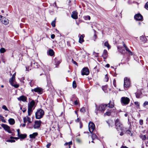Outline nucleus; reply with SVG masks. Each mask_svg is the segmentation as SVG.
Instances as JSON below:
<instances>
[{"instance_id": "28", "label": "nucleus", "mask_w": 148, "mask_h": 148, "mask_svg": "<svg viewBox=\"0 0 148 148\" xmlns=\"http://www.w3.org/2000/svg\"><path fill=\"white\" fill-rule=\"evenodd\" d=\"M141 94V92H137L135 93L136 97L137 98H139L140 97V96Z\"/></svg>"}, {"instance_id": "2", "label": "nucleus", "mask_w": 148, "mask_h": 148, "mask_svg": "<svg viewBox=\"0 0 148 148\" xmlns=\"http://www.w3.org/2000/svg\"><path fill=\"white\" fill-rule=\"evenodd\" d=\"M44 114V111L41 109L38 110L35 113V117L36 119L41 118Z\"/></svg>"}, {"instance_id": "57", "label": "nucleus", "mask_w": 148, "mask_h": 148, "mask_svg": "<svg viewBox=\"0 0 148 148\" xmlns=\"http://www.w3.org/2000/svg\"><path fill=\"white\" fill-rule=\"evenodd\" d=\"M80 128H81L82 127V123L81 122H80Z\"/></svg>"}, {"instance_id": "18", "label": "nucleus", "mask_w": 148, "mask_h": 148, "mask_svg": "<svg viewBox=\"0 0 148 148\" xmlns=\"http://www.w3.org/2000/svg\"><path fill=\"white\" fill-rule=\"evenodd\" d=\"M1 22L3 24L7 25L9 23V20L7 18L4 17L2 19Z\"/></svg>"}, {"instance_id": "39", "label": "nucleus", "mask_w": 148, "mask_h": 148, "mask_svg": "<svg viewBox=\"0 0 148 148\" xmlns=\"http://www.w3.org/2000/svg\"><path fill=\"white\" fill-rule=\"evenodd\" d=\"M110 114H111L110 112L108 111V112H106L105 113H104V116L107 115V116H109L110 115Z\"/></svg>"}, {"instance_id": "34", "label": "nucleus", "mask_w": 148, "mask_h": 148, "mask_svg": "<svg viewBox=\"0 0 148 148\" xmlns=\"http://www.w3.org/2000/svg\"><path fill=\"white\" fill-rule=\"evenodd\" d=\"M126 133L127 134H128L130 135L131 136H132V133H131V131L129 130H128L126 131Z\"/></svg>"}, {"instance_id": "22", "label": "nucleus", "mask_w": 148, "mask_h": 148, "mask_svg": "<svg viewBox=\"0 0 148 148\" xmlns=\"http://www.w3.org/2000/svg\"><path fill=\"white\" fill-rule=\"evenodd\" d=\"M107 105H108V107L110 108H112L114 106V103L113 102H111L110 101L109 103H108Z\"/></svg>"}, {"instance_id": "5", "label": "nucleus", "mask_w": 148, "mask_h": 148, "mask_svg": "<svg viewBox=\"0 0 148 148\" xmlns=\"http://www.w3.org/2000/svg\"><path fill=\"white\" fill-rule=\"evenodd\" d=\"M33 66L34 68H37L38 67V64L36 62H34V60H33L31 61L30 66H28L27 67L26 66V70L27 71H29L31 70V67Z\"/></svg>"}, {"instance_id": "12", "label": "nucleus", "mask_w": 148, "mask_h": 148, "mask_svg": "<svg viewBox=\"0 0 148 148\" xmlns=\"http://www.w3.org/2000/svg\"><path fill=\"white\" fill-rule=\"evenodd\" d=\"M134 18L136 21H142L143 19V16L139 13L135 15Z\"/></svg>"}, {"instance_id": "32", "label": "nucleus", "mask_w": 148, "mask_h": 148, "mask_svg": "<svg viewBox=\"0 0 148 148\" xmlns=\"http://www.w3.org/2000/svg\"><path fill=\"white\" fill-rule=\"evenodd\" d=\"M29 84L31 87H32L34 84V81L33 80H30Z\"/></svg>"}, {"instance_id": "63", "label": "nucleus", "mask_w": 148, "mask_h": 148, "mask_svg": "<svg viewBox=\"0 0 148 148\" xmlns=\"http://www.w3.org/2000/svg\"><path fill=\"white\" fill-rule=\"evenodd\" d=\"M64 145H68V143H65L64 144Z\"/></svg>"}, {"instance_id": "8", "label": "nucleus", "mask_w": 148, "mask_h": 148, "mask_svg": "<svg viewBox=\"0 0 148 148\" xmlns=\"http://www.w3.org/2000/svg\"><path fill=\"white\" fill-rule=\"evenodd\" d=\"M130 84V82L129 79L127 77H125L124 79V87H128Z\"/></svg>"}, {"instance_id": "11", "label": "nucleus", "mask_w": 148, "mask_h": 148, "mask_svg": "<svg viewBox=\"0 0 148 148\" xmlns=\"http://www.w3.org/2000/svg\"><path fill=\"white\" fill-rule=\"evenodd\" d=\"M42 122L40 120L36 121L34 122V129H38L40 127Z\"/></svg>"}, {"instance_id": "43", "label": "nucleus", "mask_w": 148, "mask_h": 148, "mask_svg": "<svg viewBox=\"0 0 148 148\" xmlns=\"http://www.w3.org/2000/svg\"><path fill=\"white\" fill-rule=\"evenodd\" d=\"M105 80L106 82H108V77L107 75H105Z\"/></svg>"}, {"instance_id": "24", "label": "nucleus", "mask_w": 148, "mask_h": 148, "mask_svg": "<svg viewBox=\"0 0 148 148\" xmlns=\"http://www.w3.org/2000/svg\"><path fill=\"white\" fill-rule=\"evenodd\" d=\"M48 53L50 56H52L53 55L54 52L52 49H50L49 50Z\"/></svg>"}, {"instance_id": "41", "label": "nucleus", "mask_w": 148, "mask_h": 148, "mask_svg": "<svg viewBox=\"0 0 148 148\" xmlns=\"http://www.w3.org/2000/svg\"><path fill=\"white\" fill-rule=\"evenodd\" d=\"M5 51V49L4 48H2L0 49V52L1 53H3Z\"/></svg>"}, {"instance_id": "27", "label": "nucleus", "mask_w": 148, "mask_h": 148, "mask_svg": "<svg viewBox=\"0 0 148 148\" xmlns=\"http://www.w3.org/2000/svg\"><path fill=\"white\" fill-rule=\"evenodd\" d=\"M55 64L56 65H58L61 62L60 60H58L56 58L55 59Z\"/></svg>"}, {"instance_id": "7", "label": "nucleus", "mask_w": 148, "mask_h": 148, "mask_svg": "<svg viewBox=\"0 0 148 148\" xmlns=\"http://www.w3.org/2000/svg\"><path fill=\"white\" fill-rule=\"evenodd\" d=\"M88 128L90 132L91 133H92L95 130V126L92 122H90L89 123Z\"/></svg>"}, {"instance_id": "25", "label": "nucleus", "mask_w": 148, "mask_h": 148, "mask_svg": "<svg viewBox=\"0 0 148 148\" xmlns=\"http://www.w3.org/2000/svg\"><path fill=\"white\" fill-rule=\"evenodd\" d=\"M104 45L107 47L109 49L110 48V46L109 45L108 41H106L104 43Z\"/></svg>"}, {"instance_id": "52", "label": "nucleus", "mask_w": 148, "mask_h": 148, "mask_svg": "<svg viewBox=\"0 0 148 148\" xmlns=\"http://www.w3.org/2000/svg\"><path fill=\"white\" fill-rule=\"evenodd\" d=\"M68 145L69 146V147L70 148V145H71L72 144V141H70L68 143Z\"/></svg>"}, {"instance_id": "55", "label": "nucleus", "mask_w": 148, "mask_h": 148, "mask_svg": "<svg viewBox=\"0 0 148 148\" xmlns=\"http://www.w3.org/2000/svg\"><path fill=\"white\" fill-rule=\"evenodd\" d=\"M17 132H18V136L19 134H20V130H19V129H18L17 130Z\"/></svg>"}, {"instance_id": "17", "label": "nucleus", "mask_w": 148, "mask_h": 148, "mask_svg": "<svg viewBox=\"0 0 148 148\" xmlns=\"http://www.w3.org/2000/svg\"><path fill=\"white\" fill-rule=\"evenodd\" d=\"M17 99L19 101H22L23 102L26 101L27 100L26 97L23 95L18 98Z\"/></svg>"}, {"instance_id": "3", "label": "nucleus", "mask_w": 148, "mask_h": 148, "mask_svg": "<svg viewBox=\"0 0 148 148\" xmlns=\"http://www.w3.org/2000/svg\"><path fill=\"white\" fill-rule=\"evenodd\" d=\"M35 104V101L34 100H33L28 104V116H30L32 114V108L34 105Z\"/></svg>"}, {"instance_id": "13", "label": "nucleus", "mask_w": 148, "mask_h": 148, "mask_svg": "<svg viewBox=\"0 0 148 148\" xmlns=\"http://www.w3.org/2000/svg\"><path fill=\"white\" fill-rule=\"evenodd\" d=\"M1 126L5 131H7L9 133L11 132L10 130V127L8 125L5 124H2Z\"/></svg>"}, {"instance_id": "14", "label": "nucleus", "mask_w": 148, "mask_h": 148, "mask_svg": "<svg viewBox=\"0 0 148 148\" xmlns=\"http://www.w3.org/2000/svg\"><path fill=\"white\" fill-rule=\"evenodd\" d=\"M15 80V78L12 77L10 79L9 82L10 83V84L13 86H14L16 88H17L19 86V85H13V82Z\"/></svg>"}, {"instance_id": "49", "label": "nucleus", "mask_w": 148, "mask_h": 148, "mask_svg": "<svg viewBox=\"0 0 148 148\" xmlns=\"http://www.w3.org/2000/svg\"><path fill=\"white\" fill-rule=\"evenodd\" d=\"M113 84L115 87H116V80L115 79H114L113 81Z\"/></svg>"}, {"instance_id": "35", "label": "nucleus", "mask_w": 148, "mask_h": 148, "mask_svg": "<svg viewBox=\"0 0 148 148\" xmlns=\"http://www.w3.org/2000/svg\"><path fill=\"white\" fill-rule=\"evenodd\" d=\"M137 108H139L140 106L139 103L138 101H135L134 102Z\"/></svg>"}, {"instance_id": "36", "label": "nucleus", "mask_w": 148, "mask_h": 148, "mask_svg": "<svg viewBox=\"0 0 148 148\" xmlns=\"http://www.w3.org/2000/svg\"><path fill=\"white\" fill-rule=\"evenodd\" d=\"M140 137L143 140H145L146 139V137L145 135H140Z\"/></svg>"}, {"instance_id": "6", "label": "nucleus", "mask_w": 148, "mask_h": 148, "mask_svg": "<svg viewBox=\"0 0 148 148\" xmlns=\"http://www.w3.org/2000/svg\"><path fill=\"white\" fill-rule=\"evenodd\" d=\"M121 101L123 105H125L129 103L130 100L127 97H123L121 98Z\"/></svg>"}, {"instance_id": "38", "label": "nucleus", "mask_w": 148, "mask_h": 148, "mask_svg": "<svg viewBox=\"0 0 148 148\" xmlns=\"http://www.w3.org/2000/svg\"><path fill=\"white\" fill-rule=\"evenodd\" d=\"M84 18L85 20H90V17L89 16H85L84 17Z\"/></svg>"}, {"instance_id": "4", "label": "nucleus", "mask_w": 148, "mask_h": 148, "mask_svg": "<svg viewBox=\"0 0 148 148\" xmlns=\"http://www.w3.org/2000/svg\"><path fill=\"white\" fill-rule=\"evenodd\" d=\"M115 125L116 127V128L118 131L121 130L123 131L124 130V128L123 127L122 124L121 123L119 119H117L115 121Z\"/></svg>"}, {"instance_id": "60", "label": "nucleus", "mask_w": 148, "mask_h": 148, "mask_svg": "<svg viewBox=\"0 0 148 148\" xmlns=\"http://www.w3.org/2000/svg\"><path fill=\"white\" fill-rule=\"evenodd\" d=\"M72 60L73 61V62L74 64L76 65L77 64V63L75 61H73V59H72Z\"/></svg>"}, {"instance_id": "42", "label": "nucleus", "mask_w": 148, "mask_h": 148, "mask_svg": "<svg viewBox=\"0 0 148 148\" xmlns=\"http://www.w3.org/2000/svg\"><path fill=\"white\" fill-rule=\"evenodd\" d=\"M2 108L3 109L5 110H6V111L8 110V109L7 108L6 106L5 105L3 106L2 107Z\"/></svg>"}, {"instance_id": "45", "label": "nucleus", "mask_w": 148, "mask_h": 148, "mask_svg": "<svg viewBox=\"0 0 148 148\" xmlns=\"http://www.w3.org/2000/svg\"><path fill=\"white\" fill-rule=\"evenodd\" d=\"M80 111L81 112H82V113H84L85 112V110L84 109V107L82 108H81L80 110Z\"/></svg>"}, {"instance_id": "37", "label": "nucleus", "mask_w": 148, "mask_h": 148, "mask_svg": "<svg viewBox=\"0 0 148 148\" xmlns=\"http://www.w3.org/2000/svg\"><path fill=\"white\" fill-rule=\"evenodd\" d=\"M76 84L75 81H74L73 83V88H75L76 87Z\"/></svg>"}, {"instance_id": "51", "label": "nucleus", "mask_w": 148, "mask_h": 148, "mask_svg": "<svg viewBox=\"0 0 148 148\" xmlns=\"http://www.w3.org/2000/svg\"><path fill=\"white\" fill-rule=\"evenodd\" d=\"M50 145H51V143H48L47 145V146H46L47 148H49Z\"/></svg>"}, {"instance_id": "9", "label": "nucleus", "mask_w": 148, "mask_h": 148, "mask_svg": "<svg viewBox=\"0 0 148 148\" xmlns=\"http://www.w3.org/2000/svg\"><path fill=\"white\" fill-rule=\"evenodd\" d=\"M82 75H88L89 73V71L87 67H85L83 69L82 71Z\"/></svg>"}, {"instance_id": "54", "label": "nucleus", "mask_w": 148, "mask_h": 148, "mask_svg": "<svg viewBox=\"0 0 148 148\" xmlns=\"http://www.w3.org/2000/svg\"><path fill=\"white\" fill-rule=\"evenodd\" d=\"M75 104V105H77L78 104V101L77 100H76L74 102Z\"/></svg>"}, {"instance_id": "1", "label": "nucleus", "mask_w": 148, "mask_h": 148, "mask_svg": "<svg viewBox=\"0 0 148 148\" xmlns=\"http://www.w3.org/2000/svg\"><path fill=\"white\" fill-rule=\"evenodd\" d=\"M107 106V104H101L98 106L96 104V109L95 110V113L97 114L98 113V111L102 112H103L104 111L106 110Z\"/></svg>"}, {"instance_id": "20", "label": "nucleus", "mask_w": 148, "mask_h": 148, "mask_svg": "<svg viewBox=\"0 0 148 148\" xmlns=\"http://www.w3.org/2000/svg\"><path fill=\"white\" fill-rule=\"evenodd\" d=\"M21 139H24L27 136V135L25 134H20L18 136Z\"/></svg>"}, {"instance_id": "47", "label": "nucleus", "mask_w": 148, "mask_h": 148, "mask_svg": "<svg viewBox=\"0 0 148 148\" xmlns=\"http://www.w3.org/2000/svg\"><path fill=\"white\" fill-rule=\"evenodd\" d=\"M139 122L140 125H142L143 124V120L142 119H140L139 120Z\"/></svg>"}, {"instance_id": "10", "label": "nucleus", "mask_w": 148, "mask_h": 148, "mask_svg": "<svg viewBox=\"0 0 148 148\" xmlns=\"http://www.w3.org/2000/svg\"><path fill=\"white\" fill-rule=\"evenodd\" d=\"M31 91L32 92L34 91L38 93L39 94H41L42 92L43 89L41 88L38 87L32 89Z\"/></svg>"}, {"instance_id": "23", "label": "nucleus", "mask_w": 148, "mask_h": 148, "mask_svg": "<svg viewBox=\"0 0 148 148\" xmlns=\"http://www.w3.org/2000/svg\"><path fill=\"white\" fill-rule=\"evenodd\" d=\"M9 123L11 125H13L15 123V121L13 119H10L8 120Z\"/></svg>"}, {"instance_id": "61", "label": "nucleus", "mask_w": 148, "mask_h": 148, "mask_svg": "<svg viewBox=\"0 0 148 148\" xmlns=\"http://www.w3.org/2000/svg\"><path fill=\"white\" fill-rule=\"evenodd\" d=\"M15 75H16V73H14V74L13 75H12V77H14V78H15Z\"/></svg>"}, {"instance_id": "21", "label": "nucleus", "mask_w": 148, "mask_h": 148, "mask_svg": "<svg viewBox=\"0 0 148 148\" xmlns=\"http://www.w3.org/2000/svg\"><path fill=\"white\" fill-rule=\"evenodd\" d=\"M38 135V133L36 132L33 133L32 134L29 135L30 138H34Z\"/></svg>"}, {"instance_id": "26", "label": "nucleus", "mask_w": 148, "mask_h": 148, "mask_svg": "<svg viewBox=\"0 0 148 148\" xmlns=\"http://www.w3.org/2000/svg\"><path fill=\"white\" fill-rule=\"evenodd\" d=\"M30 120V118L27 116L23 118V122L24 123H25L28 121V120Z\"/></svg>"}, {"instance_id": "48", "label": "nucleus", "mask_w": 148, "mask_h": 148, "mask_svg": "<svg viewBox=\"0 0 148 148\" xmlns=\"http://www.w3.org/2000/svg\"><path fill=\"white\" fill-rule=\"evenodd\" d=\"M145 8L148 10V2H147L145 5Z\"/></svg>"}, {"instance_id": "33", "label": "nucleus", "mask_w": 148, "mask_h": 148, "mask_svg": "<svg viewBox=\"0 0 148 148\" xmlns=\"http://www.w3.org/2000/svg\"><path fill=\"white\" fill-rule=\"evenodd\" d=\"M118 49H119V51L121 53H123V51H124V50L122 49V48L121 47H118Z\"/></svg>"}, {"instance_id": "31", "label": "nucleus", "mask_w": 148, "mask_h": 148, "mask_svg": "<svg viewBox=\"0 0 148 148\" xmlns=\"http://www.w3.org/2000/svg\"><path fill=\"white\" fill-rule=\"evenodd\" d=\"M92 133V136H91V137H92V139L93 140L94 139L96 138L97 137V136H96V135L94 134V133Z\"/></svg>"}, {"instance_id": "44", "label": "nucleus", "mask_w": 148, "mask_h": 148, "mask_svg": "<svg viewBox=\"0 0 148 148\" xmlns=\"http://www.w3.org/2000/svg\"><path fill=\"white\" fill-rule=\"evenodd\" d=\"M0 116L1 118V120L4 123H5L6 121L4 119V117L1 115H0Z\"/></svg>"}, {"instance_id": "16", "label": "nucleus", "mask_w": 148, "mask_h": 148, "mask_svg": "<svg viewBox=\"0 0 148 148\" xmlns=\"http://www.w3.org/2000/svg\"><path fill=\"white\" fill-rule=\"evenodd\" d=\"M102 56L104 60H106L108 56V53L107 51L105 49L103 51V52L102 55Z\"/></svg>"}, {"instance_id": "62", "label": "nucleus", "mask_w": 148, "mask_h": 148, "mask_svg": "<svg viewBox=\"0 0 148 148\" xmlns=\"http://www.w3.org/2000/svg\"><path fill=\"white\" fill-rule=\"evenodd\" d=\"M79 118H78L77 119V120H75V121H76V122H78L79 121Z\"/></svg>"}, {"instance_id": "40", "label": "nucleus", "mask_w": 148, "mask_h": 148, "mask_svg": "<svg viewBox=\"0 0 148 148\" xmlns=\"http://www.w3.org/2000/svg\"><path fill=\"white\" fill-rule=\"evenodd\" d=\"M148 105V101H145L143 104V106L144 107H145V106L147 105Z\"/></svg>"}, {"instance_id": "56", "label": "nucleus", "mask_w": 148, "mask_h": 148, "mask_svg": "<svg viewBox=\"0 0 148 148\" xmlns=\"http://www.w3.org/2000/svg\"><path fill=\"white\" fill-rule=\"evenodd\" d=\"M110 66L109 64H107L106 65L105 67H107V68H109L110 67Z\"/></svg>"}, {"instance_id": "19", "label": "nucleus", "mask_w": 148, "mask_h": 148, "mask_svg": "<svg viewBox=\"0 0 148 148\" xmlns=\"http://www.w3.org/2000/svg\"><path fill=\"white\" fill-rule=\"evenodd\" d=\"M84 36V34H82L81 35L80 37L79 38V42L80 43H82L83 42H84V40L83 39V38Z\"/></svg>"}, {"instance_id": "64", "label": "nucleus", "mask_w": 148, "mask_h": 148, "mask_svg": "<svg viewBox=\"0 0 148 148\" xmlns=\"http://www.w3.org/2000/svg\"><path fill=\"white\" fill-rule=\"evenodd\" d=\"M25 125H26V124H25V123H24V124H23V125L22 126H23V127H25Z\"/></svg>"}, {"instance_id": "15", "label": "nucleus", "mask_w": 148, "mask_h": 148, "mask_svg": "<svg viewBox=\"0 0 148 148\" xmlns=\"http://www.w3.org/2000/svg\"><path fill=\"white\" fill-rule=\"evenodd\" d=\"M77 12L76 11H73L71 15V17L74 19H77L78 18Z\"/></svg>"}, {"instance_id": "30", "label": "nucleus", "mask_w": 148, "mask_h": 148, "mask_svg": "<svg viewBox=\"0 0 148 148\" xmlns=\"http://www.w3.org/2000/svg\"><path fill=\"white\" fill-rule=\"evenodd\" d=\"M56 18H55L54 21H53L51 23V25L53 27H54L55 26L56 21Z\"/></svg>"}, {"instance_id": "29", "label": "nucleus", "mask_w": 148, "mask_h": 148, "mask_svg": "<svg viewBox=\"0 0 148 148\" xmlns=\"http://www.w3.org/2000/svg\"><path fill=\"white\" fill-rule=\"evenodd\" d=\"M125 50L128 52L129 55H132V52L129 50V49L127 47H126L125 48Z\"/></svg>"}, {"instance_id": "59", "label": "nucleus", "mask_w": 148, "mask_h": 148, "mask_svg": "<svg viewBox=\"0 0 148 148\" xmlns=\"http://www.w3.org/2000/svg\"><path fill=\"white\" fill-rule=\"evenodd\" d=\"M10 138H11V139H12V138H15V139H18V138H16V137H12V136H11Z\"/></svg>"}, {"instance_id": "50", "label": "nucleus", "mask_w": 148, "mask_h": 148, "mask_svg": "<svg viewBox=\"0 0 148 148\" xmlns=\"http://www.w3.org/2000/svg\"><path fill=\"white\" fill-rule=\"evenodd\" d=\"M97 37V36L95 34L93 36V40L94 41H95V40L96 39Z\"/></svg>"}, {"instance_id": "53", "label": "nucleus", "mask_w": 148, "mask_h": 148, "mask_svg": "<svg viewBox=\"0 0 148 148\" xmlns=\"http://www.w3.org/2000/svg\"><path fill=\"white\" fill-rule=\"evenodd\" d=\"M55 37V35L54 34H52L51 35V38L52 39H54Z\"/></svg>"}, {"instance_id": "58", "label": "nucleus", "mask_w": 148, "mask_h": 148, "mask_svg": "<svg viewBox=\"0 0 148 148\" xmlns=\"http://www.w3.org/2000/svg\"><path fill=\"white\" fill-rule=\"evenodd\" d=\"M123 42V46L125 48L126 47H127L126 46V45H125V44Z\"/></svg>"}, {"instance_id": "46", "label": "nucleus", "mask_w": 148, "mask_h": 148, "mask_svg": "<svg viewBox=\"0 0 148 148\" xmlns=\"http://www.w3.org/2000/svg\"><path fill=\"white\" fill-rule=\"evenodd\" d=\"M15 140H8L6 141V142L10 143H13L15 142Z\"/></svg>"}]
</instances>
